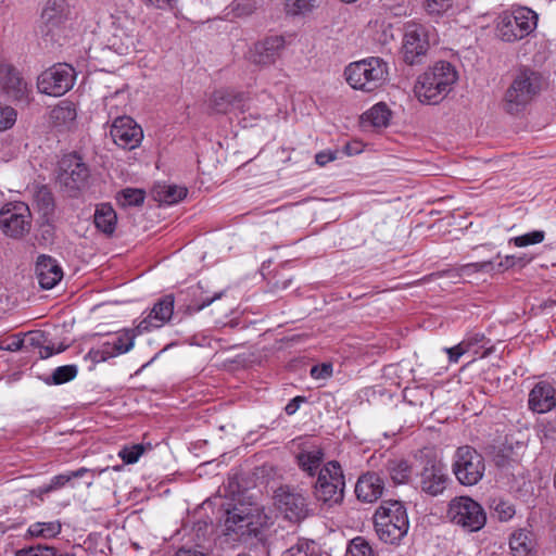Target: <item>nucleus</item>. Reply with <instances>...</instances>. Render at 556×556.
Here are the masks:
<instances>
[{
    "mask_svg": "<svg viewBox=\"0 0 556 556\" xmlns=\"http://www.w3.org/2000/svg\"><path fill=\"white\" fill-rule=\"evenodd\" d=\"M315 0H286L285 10L288 15L302 16L314 9Z\"/></svg>",
    "mask_w": 556,
    "mask_h": 556,
    "instance_id": "nucleus-39",
    "label": "nucleus"
},
{
    "mask_svg": "<svg viewBox=\"0 0 556 556\" xmlns=\"http://www.w3.org/2000/svg\"><path fill=\"white\" fill-rule=\"evenodd\" d=\"M93 223L97 229L105 235L110 236L114 232L117 223V215L111 204L101 203L97 205Z\"/></svg>",
    "mask_w": 556,
    "mask_h": 556,
    "instance_id": "nucleus-29",
    "label": "nucleus"
},
{
    "mask_svg": "<svg viewBox=\"0 0 556 556\" xmlns=\"http://www.w3.org/2000/svg\"><path fill=\"white\" fill-rule=\"evenodd\" d=\"M18 556H62V554H59L54 547L37 545L20 551Z\"/></svg>",
    "mask_w": 556,
    "mask_h": 556,
    "instance_id": "nucleus-46",
    "label": "nucleus"
},
{
    "mask_svg": "<svg viewBox=\"0 0 556 556\" xmlns=\"http://www.w3.org/2000/svg\"><path fill=\"white\" fill-rule=\"evenodd\" d=\"M74 68L70 64L59 63L39 75L37 87L41 93L61 97L74 86Z\"/></svg>",
    "mask_w": 556,
    "mask_h": 556,
    "instance_id": "nucleus-15",
    "label": "nucleus"
},
{
    "mask_svg": "<svg viewBox=\"0 0 556 556\" xmlns=\"http://www.w3.org/2000/svg\"><path fill=\"white\" fill-rule=\"evenodd\" d=\"M147 3L159 9H166L173 8L174 3H176V0H147Z\"/></svg>",
    "mask_w": 556,
    "mask_h": 556,
    "instance_id": "nucleus-57",
    "label": "nucleus"
},
{
    "mask_svg": "<svg viewBox=\"0 0 556 556\" xmlns=\"http://www.w3.org/2000/svg\"><path fill=\"white\" fill-rule=\"evenodd\" d=\"M88 472H89L88 468L80 467L76 470L66 471V472L56 475L50 479L49 483L38 488L37 490L34 491V493L37 496L42 497L43 494L60 490L66 485L74 486L73 481L75 479L83 478Z\"/></svg>",
    "mask_w": 556,
    "mask_h": 556,
    "instance_id": "nucleus-28",
    "label": "nucleus"
},
{
    "mask_svg": "<svg viewBox=\"0 0 556 556\" xmlns=\"http://www.w3.org/2000/svg\"><path fill=\"white\" fill-rule=\"evenodd\" d=\"M448 481L445 466L435 459H428L419 473V488L430 496L444 492Z\"/></svg>",
    "mask_w": 556,
    "mask_h": 556,
    "instance_id": "nucleus-18",
    "label": "nucleus"
},
{
    "mask_svg": "<svg viewBox=\"0 0 556 556\" xmlns=\"http://www.w3.org/2000/svg\"><path fill=\"white\" fill-rule=\"evenodd\" d=\"M188 194V189L182 186L157 184L151 190L154 201L160 204L173 205L184 200Z\"/></svg>",
    "mask_w": 556,
    "mask_h": 556,
    "instance_id": "nucleus-27",
    "label": "nucleus"
},
{
    "mask_svg": "<svg viewBox=\"0 0 556 556\" xmlns=\"http://www.w3.org/2000/svg\"><path fill=\"white\" fill-rule=\"evenodd\" d=\"M118 456L122 458L124 464H135L139 459V444L131 446H124L119 452Z\"/></svg>",
    "mask_w": 556,
    "mask_h": 556,
    "instance_id": "nucleus-49",
    "label": "nucleus"
},
{
    "mask_svg": "<svg viewBox=\"0 0 556 556\" xmlns=\"http://www.w3.org/2000/svg\"><path fill=\"white\" fill-rule=\"evenodd\" d=\"M556 407V389L545 380L536 382L528 395V408L535 414H546Z\"/></svg>",
    "mask_w": 556,
    "mask_h": 556,
    "instance_id": "nucleus-20",
    "label": "nucleus"
},
{
    "mask_svg": "<svg viewBox=\"0 0 556 556\" xmlns=\"http://www.w3.org/2000/svg\"><path fill=\"white\" fill-rule=\"evenodd\" d=\"M267 523L264 507L258 504H236L225 510L223 532L235 541L247 542L257 538Z\"/></svg>",
    "mask_w": 556,
    "mask_h": 556,
    "instance_id": "nucleus-1",
    "label": "nucleus"
},
{
    "mask_svg": "<svg viewBox=\"0 0 556 556\" xmlns=\"http://www.w3.org/2000/svg\"><path fill=\"white\" fill-rule=\"evenodd\" d=\"M538 21L536 12L527 7H517L498 15L495 33L504 42H517L536 29Z\"/></svg>",
    "mask_w": 556,
    "mask_h": 556,
    "instance_id": "nucleus-6",
    "label": "nucleus"
},
{
    "mask_svg": "<svg viewBox=\"0 0 556 556\" xmlns=\"http://www.w3.org/2000/svg\"><path fill=\"white\" fill-rule=\"evenodd\" d=\"M429 50L427 30L422 25L412 24L405 28L401 53L407 65H416L424 62Z\"/></svg>",
    "mask_w": 556,
    "mask_h": 556,
    "instance_id": "nucleus-16",
    "label": "nucleus"
},
{
    "mask_svg": "<svg viewBox=\"0 0 556 556\" xmlns=\"http://www.w3.org/2000/svg\"><path fill=\"white\" fill-rule=\"evenodd\" d=\"M286 48L283 36L273 35L254 43L250 50V61L256 65H270L280 58Z\"/></svg>",
    "mask_w": 556,
    "mask_h": 556,
    "instance_id": "nucleus-19",
    "label": "nucleus"
},
{
    "mask_svg": "<svg viewBox=\"0 0 556 556\" xmlns=\"http://www.w3.org/2000/svg\"><path fill=\"white\" fill-rule=\"evenodd\" d=\"M445 352L448 355L451 363H457L464 354L468 353V341H462L455 346L446 348Z\"/></svg>",
    "mask_w": 556,
    "mask_h": 556,
    "instance_id": "nucleus-50",
    "label": "nucleus"
},
{
    "mask_svg": "<svg viewBox=\"0 0 556 556\" xmlns=\"http://www.w3.org/2000/svg\"><path fill=\"white\" fill-rule=\"evenodd\" d=\"M257 9L256 0H235L231 3V11L237 17L251 15Z\"/></svg>",
    "mask_w": 556,
    "mask_h": 556,
    "instance_id": "nucleus-43",
    "label": "nucleus"
},
{
    "mask_svg": "<svg viewBox=\"0 0 556 556\" xmlns=\"http://www.w3.org/2000/svg\"><path fill=\"white\" fill-rule=\"evenodd\" d=\"M175 556H204V554L197 549L182 547L176 552Z\"/></svg>",
    "mask_w": 556,
    "mask_h": 556,
    "instance_id": "nucleus-59",
    "label": "nucleus"
},
{
    "mask_svg": "<svg viewBox=\"0 0 556 556\" xmlns=\"http://www.w3.org/2000/svg\"><path fill=\"white\" fill-rule=\"evenodd\" d=\"M34 202L42 215L48 216L54 211L53 194L47 186H40L34 193Z\"/></svg>",
    "mask_w": 556,
    "mask_h": 556,
    "instance_id": "nucleus-35",
    "label": "nucleus"
},
{
    "mask_svg": "<svg viewBox=\"0 0 556 556\" xmlns=\"http://www.w3.org/2000/svg\"><path fill=\"white\" fill-rule=\"evenodd\" d=\"M144 450H146V447H144L143 443H141V447H140L141 455L144 453Z\"/></svg>",
    "mask_w": 556,
    "mask_h": 556,
    "instance_id": "nucleus-63",
    "label": "nucleus"
},
{
    "mask_svg": "<svg viewBox=\"0 0 556 556\" xmlns=\"http://www.w3.org/2000/svg\"><path fill=\"white\" fill-rule=\"evenodd\" d=\"M0 80L7 94L14 99H22L24 97L26 83L13 65L2 64L0 66Z\"/></svg>",
    "mask_w": 556,
    "mask_h": 556,
    "instance_id": "nucleus-26",
    "label": "nucleus"
},
{
    "mask_svg": "<svg viewBox=\"0 0 556 556\" xmlns=\"http://www.w3.org/2000/svg\"><path fill=\"white\" fill-rule=\"evenodd\" d=\"M387 471L394 484H405L412 476V466L405 459H392L388 462Z\"/></svg>",
    "mask_w": 556,
    "mask_h": 556,
    "instance_id": "nucleus-31",
    "label": "nucleus"
},
{
    "mask_svg": "<svg viewBox=\"0 0 556 556\" xmlns=\"http://www.w3.org/2000/svg\"><path fill=\"white\" fill-rule=\"evenodd\" d=\"M344 488V475L340 464L330 460L319 470L313 494L318 502L332 506L343 501Z\"/></svg>",
    "mask_w": 556,
    "mask_h": 556,
    "instance_id": "nucleus-10",
    "label": "nucleus"
},
{
    "mask_svg": "<svg viewBox=\"0 0 556 556\" xmlns=\"http://www.w3.org/2000/svg\"><path fill=\"white\" fill-rule=\"evenodd\" d=\"M542 88L543 77L540 73L525 66L518 68L505 91L502 101L503 110L510 115L522 113L539 96Z\"/></svg>",
    "mask_w": 556,
    "mask_h": 556,
    "instance_id": "nucleus-2",
    "label": "nucleus"
},
{
    "mask_svg": "<svg viewBox=\"0 0 556 556\" xmlns=\"http://www.w3.org/2000/svg\"><path fill=\"white\" fill-rule=\"evenodd\" d=\"M117 203L123 207H132L139 205V189L125 188L116 195Z\"/></svg>",
    "mask_w": 556,
    "mask_h": 556,
    "instance_id": "nucleus-42",
    "label": "nucleus"
},
{
    "mask_svg": "<svg viewBox=\"0 0 556 556\" xmlns=\"http://www.w3.org/2000/svg\"><path fill=\"white\" fill-rule=\"evenodd\" d=\"M137 123L129 116H119L114 119L110 135L113 141L123 149L134 150L139 146Z\"/></svg>",
    "mask_w": 556,
    "mask_h": 556,
    "instance_id": "nucleus-21",
    "label": "nucleus"
},
{
    "mask_svg": "<svg viewBox=\"0 0 556 556\" xmlns=\"http://www.w3.org/2000/svg\"><path fill=\"white\" fill-rule=\"evenodd\" d=\"M334 159H336V155L332 152L321 151V152H318L315 155V162L319 166H325L326 164H328L329 162L333 161Z\"/></svg>",
    "mask_w": 556,
    "mask_h": 556,
    "instance_id": "nucleus-56",
    "label": "nucleus"
},
{
    "mask_svg": "<svg viewBox=\"0 0 556 556\" xmlns=\"http://www.w3.org/2000/svg\"><path fill=\"white\" fill-rule=\"evenodd\" d=\"M306 399L304 396H295L285 407V412L287 415L291 416L296 413V410L300 408V405L304 403Z\"/></svg>",
    "mask_w": 556,
    "mask_h": 556,
    "instance_id": "nucleus-53",
    "label": "nucleus"
},
{
    "mask_svg": "<svg viewBox=\"0 0 556 556\" xmlns=\"http://www.w3.org/2000/svg\"><path fill=\"white\" fill-rule=\"evenodd\" d=\"M344 74L353 89L372 92L386 83L389 72L382 59L371 56L351 63Z\"/></svg>",
    "mask_w": 556,
    "mask_h": 556,
    "instance_id": "nucleus-7",
    "label": "nucleus"
},
{
    "mask_svg": "<svg viewBox=\"0 0 556 556\" xmlns=\"http://www.w3.org/2000/svg\"><path fill=\"white\" fill-rule=\"evenodd\" d=\"M494 511L501 521H508L516 514L515 506L504 500L494 503Z\"/></svg>",
    "mask_w": 556,
    "mask_h": 556,
    "instance_id": "nucleus-45",
    "label": "nucleus"
},
{
    "mask_svg": "<svg viewBox=\"0 0 556 556\" xmlns=\"http://www.w3.org/2000/svg\"><path fill=\"white\" fill-rule=\"evenodd\" d=\"M78 368L76 365H64L55 368L50 377L46 379L47 384H63L76 378Z\"/></svg>",
    "mask_w": 556,
    "mask_h": 556,
    "instance_id": "nucleus-38",
    "label": "nucleus"
},
{
    "mask_svg": "<svg viewBox=\"0 0 556 556\" xmlns=\"http://www.w3.org/2000/svg\"><path fill=\"white\" fill-rule=\"evenodd\" d=\"M35 273L37 278H47L49 275L53 278H63V270L58 261L46 254L37 257Z\"/></svg>",
    "mask_w": 556,
    "mask_h": 556,
    "instance_id": "nucleus-32",
    "label": "nucleus"
},
{
    "mask_svg": "<svg viewBox=\"0 0 556 556\" xmlns=\"http://www.w3.org/2000/svg\"><path fill=\"white\" fill-rule=\"evenodd\" d=\"M29 344L35 348L41 349L43 343H47V339L45 334L40 331L29 333Z\"/></svg>",
    "mask_w": 556,
    "mask_h": 556,
    "instance_id": "nucleus-55",
    "label": "nucleus"
},
{
    "mask_svg": "<svg viewBox=\"0 0 556 556\" xmlns=\"http://www.w3.org/2000/svg\"><path fill=\"white\" fill-rule=\"evenodd\" d=\"M274 503L285 518L291 522L304 520L311 511L305 493L290 485H281L275 491Z\"/></svg>",
    "mask_w": 556,
    "mask_h": 556,
    "instance_id": "nucleus-13",
    "label": "nucleus"
},
{
    "mask_svg": "<svg viewBox=\"0 0 556 556\" xmlns=\"http://www.w3.org/2000/svg\"><path fill=\"white\" fill-rule=\"evenodd\" d=\"M143 215H144V216H147V215H148L150 218H152V217L156 216V214H155V210H154V208H149V210H147V211L144 212V214H143Z\"/></svg>",
    "mask_w": 556,
    "mask_h": 556,
    "instance_id": "nucleus-61",
    "label": "nucleus"
},
{
    "mask_svg": "<svg viewBox=\"0 0 556 556\" xmlns=\"http://www.w3.org/2000/svg\"><path fill=\"white\" fill-rule=\"evenodd\" d=\"M345 556H375L369 543L363 536H356L350 541Z\"/></svg>",
    "mask_w": 556,
    "mask_h": 556,
    "instance_id": "nucleus-40",
    "label": "nucleus"
},
{
    "mask_svg": "<svg viewBox=\"0 0 556 556\" xmlns=\"http://www.w3.org/2000/svg\"><path fill=\"white\" fill-rule=\"evenodd\" d=\"M90 168L76 152L64 154L56 163L54 182L62 193L77 198L89 186Z\"/></svg>",
    "mask_w": 556,
    "mask_h": 556,
    "instance_id": "nucleus-5",
    "label": "nucleus"
},
{
    "mask_svg": "<svg viewBox=\"0 0 556 556\" xmlns=\"http://www.w3.org/2000/svg\"><path fill=\"white\" fill-rule=\"evenodd\" d=\"M72 15L71 0H48L41 13V36L61 45V39L67 37Z\"/></svg>",
    "mask_w": 556,
    "mask_h": 556,
    "instance_id": "nucleus-8",
    "label": "nucleus"
},
{
    "mask_svg": "<svg viewBox=\"0 0 556 556\" xmlns=\"http://www.w3.org/2000/svg\"><path fill=\"white\" fill-rule=\"evenodd\" d=\"M23 345H24V340H23V339L14 338V339H12V340L7 344V346L4 348V350L15 352V351H20V350L23 348Z\"/></svg>",
    "mask_w": 556,
    "mask_h": 556,
    "instance_id": "nucleus-58",
    "label": "nucleus"
},
{
    "mask_svg": "<svg viewBox=\"0 0 556 556\" xmlns=\"http://www.w3.org/2000/svg\"><path fill=\"white\" fill-rule=\"evenodd\" d=\"M454 0H426L424 8L431 16H440L452 9Z\"/></svg>",
    "mask_w": 556,
    "mask_h": 556,
    "instance_id": "nucleus-41",
    "label": "nucleus"
},
{
    "mask_svg": "<svg viewBox=\"0 0 556 556\" xmlns=\"http://www.w3.org/2000/svg\"><path fill=\"white\" fill-rule=\"evenodd\" d=\"M282 556H320V548L314 541L299 540Z\"/></svg>",
    "mask_w": 556,
    "mask_h": 556,
    "instance_id": "nucleus-37",
    "label": "nucleus"
},
{
    "mask_svg": "<svg viewBox=\"0 0 556 556\" xmlns=\"http://www.w3.org/2000/svg\"><path fill=\"white\" fill-rule=\"evenodd\" d=\"M76 116L75 106L67 101H62L51 112L52 119L59 125H68L76 119Z\"/></svg>",
    "mask_w": 556,
    "mask_h": 556,
    "instance_id": "nucleus-36",
    "label": "nucleus"
},
{
    "mask_svg": "<svg viewBox=\"0 0 556 556\" xmlns=\"http://www.w3.org/2000/svg\"><path fill=\"white\" fill-rule=\"evenodd\" d=\"M222 295H223V292L220 291V292H216V293H214V295H213V296H206V298H203L201 305H199V306H198V311H199V309H202L203 307H205V306H207V305H210V304H211V303H213L215 300L220 299V298H222Z\"/></svg>",
    "mask_w": 556,
    "mask_h": 556,
    "instance_id": "nucleus-60",
    "label": "nucleus"
},
{
    "mask_svg": "<svg viewBox=\"0 0 556 556\" xmlns=\"http://www.w3.org/2000/svg\"><path fill=\"white\" fill-rule=\"evenodd\" d=\"M341 1H342V2H344V3H354V2H356L357 0H341Z\"/></svg>",
    "mask_w": 556,
    "mask_h": 556,
    "instance_id": "nucleus-62",
    "label": "nucleus"
},
{
    "mask_svg": "<svg viewBox=\"0 0 556 556\" xmlns=\"http://www.w3.org/2000/svg\"><path fill=\"white\" fill-rule=\"evenodd\" d=\"M66 349L65 345L60 344L58 348H55L54 343L46 344L43 343L41 349L39 350V355L41 358H48L54 354H59L63 352Z\"/></svg>",
    "mask_w": 556,
    "mask_h": 556,
    "instance_id": "nucleus-51",
    "label": "nucleus"
},
{
    "mask_svg": "<svg viewBox=\"0 0 556 556\" xmlns=\"http://www.w3.org/2000/svg\"><path fill=\"white\" fill-rule=\"evenodd\" d=\"M61 529L59 521L35 522L29 526L27 533L31 538L52 539L61 532Z\"/></svg>",
    "mask_w": 556,
    "mask_h": 556,
    "instance_id": "nucleus-34",
    "label": "nucleus"
},
{
    "mask_svg": "<svg viewBox=\"0 0 556 556\" xmlns=\"http://www.w3.org/2000/svg\"><path fill=\"white\" fill-rule=\"evenodd\" d=\"M383 490L384 481L377 472L362 475L355 485V494L364 503L378 501L382 496Z\"/></svg>",
    "mask_w": 556,
    "mask_h": 556,
    "instance_id": "nucleus-23",
    "label": "nucleus"
},
{
    "mask_svg": "<svg viewBox=\"0 0 556 556\" xmlns=\"http://www.w3.org/2000/svg\"><path fill=\"white\" fill-rule=\"evenodd\" d=\"M249 94L235 89H219L214 91L208 100V108L213 114H227L232 111L244 113L250 109Z\"/></svg>",
    "mask_w": 556,
    "mask_h": 556,
    "instance_id": "nucleus-17",
    "label": "nucleus"
},
{
    "mask_svg": "<svg viewBox=\"0 0 556 556\" xmlns=\"http://www.w3.org/2000/svg\"><path fill=\"white\" fill-rule=\"evenodd\" d=\"M485 339L482 333H475L466 337L463 341H468V352L478 353V350H475V346L480 344Z\"/></svg>",
    "mask_w": 556,
    "mask_h": 556,
    "instance_id": "nucleus-54",
    "label": "nucleus"
},
{
    "mask_svg": "<svg viewBox=\"0 0 556 556\" xmlns=\"http://www.w3.org/2000/svg\"><path fill=\"white\" fill-rule=\"evenodd\" d=\"M374 523L376 533L382 542L396 545L409 529L406 507L401 501H383L374 515Z\"/></svg>",
    "mask_w": 556,
    "mask_h": 556,
    "instance_id": "nucleus-3",
    "label": "nucleus"
},
{
    "mask_svg": "<svg viewBox=\"0 0 556 556\" xmlns=\"http://www.w3.org/2000/svg\"><path fill=\"white\" fill-rule=\"evenodd\" d=\"M24 281L27 282V286L31 289V292H28V294L22 293V299L29 300L30 296L35 294V290H51L61 280H38V286H36L34 280H24Z\"/></svg>",
    "mask_w": 556,
    "mask_h": 556,
    "instance_id": "nucleus-48",
    "label": "nucleus"
},
{
    "mask_svg": "<svg viewBox=\"0 0 556 556\" xmlns=\"http://www.w3.org/2000/svg\"><path fill=\"white\" fill-rule=\"evenodd\" d=\"M446 518L465 532H478L486 523V514L470 496H456L447 505Z\"/></svg>",
    "mask_w": 556,
    "mask_h": 556,
    "instance_id": "nucleus-9",
    "label": "nucleus"
},
{
    "mask_svg": "<svg viewBox=\"0 0 556 556\" xmlns=\"http://www.w3.org/2000/svg\"><path fill=\"white\" fill-rule=\"evenodd\" d=\"M456 80L457 72L454 66L441 61L418 77L415 92L421 102L435 104L450 92Z\"/></svg>",
    "mask_w": 556,
    "mask_h": 556,
    "instance_id": "nucleus-4",
    "label": "nucleus"
},
{
    "mask_svg": "<svg viewBox=\"0 0 556 556\" xmlns=\"http://www.w3.org/2000/svg\"><path fill=\"white\" fill-rule=\"evenodd\" d=\"M325 459V450L320 445H302L295 455L296 465L308 477L319 473Z\"/></svg>",
    "mask_w": 556,
    "mask_h": 556,
    "instance_id": "nucleus-25",
    "label": "nucleus"
},
{
    "mask_svg": "<svg viewBox=\"0 0 556 556\" xmlns=\"http://www.w3.org/2000/svg\"><path fill=\"white\" fill-rule=\"evenodd\" d=\"M452 471L460 484L476 485L485 471L484 458L470 445L459 446L453 455Z\"/></svg>",
    "mask_w": 556,
    "mask_h": 556,
    "instance_id": "nucleus-11",
    "label": "nucleus"
},
{
    "mask_svg": "<svg viewBox=\"0 0 556 556\" xmlns=\"http://www.w3.org/2000/svg\"><path fill=\"white\" fill-rule=\"evenodd\" d=\"M509 547L513 556H530L534 549L531 532L523 529L515 531L509 539Z\"/></svg>",
    "mask_w": 556,
    "mask_h": 556,
    "instance_id": "nucleus-30",
    "label": "nucleus"
},
{
    "mask_svg": "<svg viewBox=\"0 0 556 556\" xmlns=\"http://www.w3.org/2000/svg\"><path fill=\"white\" fill-rule=\"evenodd\" d=\"M545 233L542 230H534L522 236L515 237L510 239L518 248H523L530 244L541 243L544 240Z\"/></svg>",
    "mask_w": 556,
    "mask_h": 556,
    "instance_id": "nucleus-44",
    "label": "nucleus"
},
{
    "mask_svg": "<svg viewBox=\"0 0 556 556\" xmlns=\"http://www.w3.org/2000/svg\"><path fill=\"white\" fill-rule=\"evenodd\" d=\"M391 111L383 102L375 104L364 113L363 121L370 123L374 127H386L389 124Z\"/></svg>",
    "mask_w": 556,
    "mask_h": 556,
    "instance_id": "nucleus-33",
    "label": "nucleus"
},
{
    "mask_svg": "<svg viewBox=\"0 0 556 556\" xmlns=\"http://www.w3.org/2000/svg\"><path fill=\"white\" fill-rule=\"evenodd\" d=\"M136 333L134 329H124L116 332L102 345V351L94 353V358L105 361L118 354L128 352L135 344Z\"/></svg>",
    "mask_w": 556,
    "mask_h": 556,
    "instance_id": "nucleus-22",
    "label": "nucleus"
},
{
    "mask_svg": "<svg viewBox=\"0 0 556 556\" xmlns=\"http://www.w3.org/2000/svg\"><path fill=\"white\" fill-rule=\"evenodd\" d=\"M16 121V111L11 106H0V131L11 128Z\"/></svg>",
    "mask_w": 556,
    "mask_h": 556,
    "instance_id": "nucleus-47",
    "label": "nucleus"
},
{
    "mask_svg": "<svg viewBox=\"0 0 556 556\" xmlns=\"http://www.w3.org/2000/svg\"><path fill=\"white\" fill-rule=\"evenodd\" d=\"M528 260L525 257H517L515 255H507L504 258L497 256L495 260L472 262L462 265L450 266L446 269L440 271V275L462 277L471 275H501L509 268L515 266L523 267Z\"/></svg>",
    "mask_w": 556,
    "mask_h": 556,
    "instance_id": "nucleus-12",
    "label": "nucleus"
},
{
    "mask_svg": "<svg viewBox=\"0 0 556 556\" xmlns=\"http://www.w3.org/2000/svg\"><path fill=\"white\" fill-rule=\"evenodd\" d=\"M174 296L166 294L159 299L149 315L141 320V329L161 328L170 320L174 313Z\"/></svg>",
    "mask_w": 556,
    "mask_h": 556,
    "instance_id": "nucleus-24",
    "label": "nucleus"
},
{
    "mask_svg": "<svg viewBox=\"0 0 556 556\" xmlns=\"http://www.w3.org/2000/svg\"><path fill=\"white\" fill-rule=\"evenodd\" d=\"M237 556H251V555L242 553V554H238Z\"/></svg>",
    "mask_w": 556,
    "mask_h": 556,
    "instance_id": "nucleus-64",
    "label": "nucleus"
},
{
    "mask_svg": "<svg viewBox=\"0 0 556 556\" xmlns=\"http://www.w3.org/2000/svg\"><path fill=\"white\" fill-rule=\"evenodd\" d=\"M332 374V366L330 364H323L321 367L314 366L311 369V375L314 378H325Z\"/></svg>",
    "mask_w": 556,
    "mask_h": 556,
    "instance_id": "nucleus-52",
    "label": "nucleus"
},
{
    "mask_svg": "<svg viewBox=\"0 0 556 556\" xmlns=\"http://www.w3.org/2000/svg\"><path fill=\"white\" fill-rule=\"evenodd\" d=\"M0 227L14 239L26 236L31 227V213L28 205L21 201L9 202L0 210Z\"/></svg>",
    "mask_w": 556,
    "mask_h": 556,
    "instance_id": "nucleus-14",
    "label": "nucleus"
}]
</instances>
